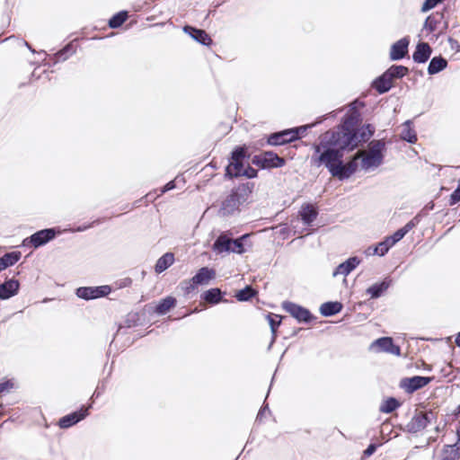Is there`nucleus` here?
Listing matches in <instances>:
<instances>
[{
    "instance_id": "nucleus-1",
    "label": "nucleus",
    "mask_w": 460,
    "mask_h": 460,
    "mask_svg": "<svg viewBox=\"0 0 460 460\" xmlns=\"http://www.w3.org/2000/svg\"><path fill=\"white\" fill-rule=\"evenodd\" d=\"M351 137L344 140L337 134L323 133L320 137L319 144H314V155L311 157V164L315 167L324 165L332 174L336 169H341L345 152H352L356 149V144Z\"/></svg>"
},
{
    "instance_id": "nucleus-2",
    "label": "nucleus",
    "mask_w": 460,
    "mask_h": 460,
    "mask_svg": "<svg viewBox=\"0 0 460 460\" xmlns=\"http://www.w3.org/2000/svg\"><path fill=\"white\" fill-rule=\"evenodd\" d=\"M254 189V183L247 181L241 183L231 190L230 193L222 200L217 215L226 217L240 212L243 205Z\"/></svg>"
},
{
    "instance_id": "nucleus-3",
    "label": "nucleus",
    "mask_w": 460,
    "mask_h": 460,
    "mask_svg": "<svg viewBox=\"0 0 460 460\" xmlns=\"http://www.w3.org/2000/svg\"><path fill=\"white\" fill-rule=\"evenodd\" d=\"M250 158L249 147L245 144L234 146L225 169V178L228 180L240 178V172Z\"/></svg>"
},
{
    "instance_id": "nucleus-4",
    "label": "nucleus",
    "mask_w": 460,
    "mask_h": 460,
    "mask_svg": "<svg viewBox=\"0 0 460 460\" xmlns=\"http://www.w3.org/2000/svg\"><path fill=\"white\" fill-rule=\"evenodd\" d=\"M60 234L61 230L58 227L44 228L23 239L22 245L38 249L54 240Z\"/></svg>"
},
{
    "instance_id": "nucleus-5",
    "label": "nucleus",
    "mask_w": 460,
    "mask_h": 460,
    "mask_svg": "<svg viewBox=\"0 0 460 460\" xmlns=\"http://www.w3.org/2000/svg\"><path fill=\"white\" fill-rule=\"evenodd\" d=\"M438 415L433 411H415L411 420L406 424L404 431L415 434L423 430L431 422H436Z\"/></svg>"
},
{
    "instance_id": "nucleus-6",
    "label": "nucleus",
    "mask_w": 460,
    "mask_h": 460,
    "mask_svg": "<svg viewBox=\"0 0 460 460\" xmlns=\"http://www.w3.org/2000/svg\"><path fill=\"white\" fill-rule=\"evenodd\" d=\"M359 113L358 111H354L350 115L345 116L342 119L341 124L340 125L337 131L328 130L325 133L328 134H337L340 138L347 140V138L351 137L352 142H355L356 137V129L359 120Z\"/></svg>"
},
{
    "instance_id": "nucleus-7",
    "label": "nucleus",
    "mask_w": 460,
    "mask_h": 460,
    "mask_svg": "<svg viewBox=\"0 0 460 460\" xmlns=\"http://www.w3.org/2000/svg\"><path fill=\"white\" fill-rule=\"evenodd\" d=\"M252 164L261 170H270L283 167L286 164V160L274 151H263L252 157Z\"/></svg>"
},
{
    "instance_id": "nucleus-8",
    "label": "nucleus",
    "mask_w": 460,
    "mask_h": 460,
    "mask_svg": "<svg viewBox=\"0 0 460 460\" xmlns=\"http://www.w3.org/2000/svg\"><path fill=\"white\" fill-rule=\"evenodd\" d=\"M282 308L298 323H310L315 316L305 307L291 301H284Z\"/></svg>"
},
{
    "instance_id": "nucleus-9",
    "label": "nucleus",
    "mask_w": 460,
    "mask_h": 460,
    "mask_svg": "<svg viewBox=\"0 0 460 460\" xmlns=\"http://www.w3.org/2000/svg\"><path fill=\"white\" fill-rule=\"evenodd\" d=\"M111 292V288L108 285L98 287H80L75 289L76 296L86 301L105 297Z\"/></svg>"
},
{
    "instance_id": "nucleus-10",
    "label": "nucleus",
    "mask_w": 460,
    "mask_h": 460,
    "mask_svg": "<svg viewBox=\"0 0 460 460\" xmlns=\"http://www.w3.org/2000/svg\"><path fill=\"white\" fill-rule=\"evenodd\" d=\"M433 380L434 376H414L411 377H404L400 381V387L404 389L407 394H413L428 385Z\"/></svg>"
},
{
    "instance_id": "nucleus-11",
    "label": "nucleus",
    "mask_w": 460,
    "mask_h": 460,
    "mask_svg": "<svg viewBox=\"0 0 460 460\" xmlns=\"http://www.w3.org/2000/svg\"><path fill=\"white\" fill-rule=\"evenodd\" d=\"M297 140L296 132H293V129H283L271 133L267 137V145L271 146H285L287 144L295 142Z\"/></svg>"
},
{
    "instance_id": "nucleus-12",
    "label": "nucleus",
    "mask_w": 460,
    "mask_h": 460,
    "mask_svg": "<svg viewBox=\"0 0 460 460\" xmlns=\"http://www.w3.org/2000/svg\"><path fill=\"white\" fill-rule=\"evenodd\" d=\"M91 407L92 405L88 407L83 405L80 409L61 417L58 420L59 428L68 429L84 420L89 415V409Z\"/></svg>"
},
{
    "instance_id": "nucleus-13",
    "label": "nucleus",
    "mask_w": 460,
    "mask_h": 460,
    "mask_svg": "<svg viewBox=\"0 0 460 460\" xmlns=\"http://www.w3.org/2000/svg\"><path fill=\"white\" fill-rule=\"evenodd\" d=\"M358 159L359 156L358 155L351 156L346 164H342L341 169H336L331 175L340 181L348 180L356 172Z\"/></svg>"
},
{
    "instance_id": "nucleus-14",
    "label": "nucleus",
    "mask_w": 460,
    "mask_h": 460,
    "mask_svg": "<svg viewBox=\"0 0 460 460\" xmlns=\"http://www.w3.org/2000/svg\"><path fill=\"white\" fill-rule=\"evenodd\" d=\"M410 37L405 36L394 42L390 49L389 58L392 61L402 60L408 54Z\"/></svg>"
},
{
    "instance_id": "nucleus-15",
    "label": "nucleus",
    "mask_w": 460,
    "mask_h": 460,
    "mask_svg": "<svg viewBox=\"0 0 460 460\" xmlns=\"http://www.w3.org/2000/svg\"><path fill=\"white\" fill-rule=\"evenodd\" d=\"M75 53V48L72 42L67 43L60 50L51 56H48L49 59L44 63V66L51 67L60 61L67 60L72 55Z\"/></svg>"
},
{
    "instance_id": "nucleus-16",
    "label": "nucleus",
    "mask_w": 460,
    "mask_h": 460,
    "mask_svg": "<svg viewBox=\"0 0 460 460\" xmlns=\"http://www.w3.org/2000/svg\"><path fill=\"white\" fill-rule=\"evenodd\" d=\"M371 347H376L378 351L390 353L392 355L400 356L401 348L396 345L391 337H381L376 340Z\"/></svg>"
},
{
    "instance_id": "nucleus-17",
    "label": "nucleus",
    "mask_w": 460,
    "mask_h": 460,
    "mask_svg": "<svg viewBox=\"0 0 460 460\" xmlns=\"http://www.w3.org/2000/svg\"><path fill=\"white\" fill-rule=\"evenodd\" d=\"M20 290V282L15 279H7L0 283V300H7L16 296Z\"/></svg>"
},
{
    "instance_id": "nucleus-18",
    "label": "nucleus",
    "mask_w": 460,
    "mask_h": 460,
    "mask_svg": "<svg viewBox=\"0 0 460 460\" xmlns=\"http://www.w3.org/2000/svg\"><path fill=\"white\" fill-rule=\"evenodd\" d=\"M183 31L188 34L191 39H193L198 43L203 46H210L213 41L210 36L206 32L205 30L199 29L193 27L191 25H185L183 27Z\"/></svg>"
},
{
    "instance_id": "nucleus-19",
    "label": "nucleus",
    "mask_w": 460,
    "mask_h": 460,
    "mask_svg": "<svg viewBox=\"0 0 460 460\" xmlns=\"http://www.w3.org/2000/svg\"><path fill=\"white\" fill-rule=\"evenodd\" d=\"M432 54V48L428 42L419 41L412 53V60L417 64L426 63Z\"/></svg>"
},
{
    "instance_id": "nucleus-20",
    "label": "nucleus",
    "mask_w": 460,
    "mask_h": 460,
    "mask_svg": "<svg viewBox=\"0 0 460 460\" xmlns=\"http://www.w3.org/2000/svg\"><path fill=\"white\" fill-rule=\"evenodd\" d=\"M392 282L393 280L390 277H385L382 281L376 282L367 288L366 293L372 299L379 298L392 285Z\"/></svg>"
},
{
    "instance_id": "nucleus-21",
    "label": "nucleus",
    "mask_w": 460,
    "mask_h": 460,
    "mask_svg": "<svg viewBox=\"0 0 460 460\" xmlns=\"http://www.w3.org/2000/svg\"><path fill=\"white\" fill-rule=\"evenodd\" d=\"M360 263V259L357 256L349 257L345 261L339 264L333 270L332 276L338 275L348 276Z\"/></svg>"
},
{
    "instance_id": "nucleus-22",
    "label": "nucleus",
    "mask_w": 460,
    "mask_h": 460,
    "mask_svg": "<svg viewBox=\"0 0 460 460\" xmlns=\"http://www.w3.org/2000/svg\"><path fill=\"white\" fill-rule=\"evenodd\" d=\"M226 292L222 291L219 288H212L204 291L200 295V298L207 304L215 305L220 302H225L224 296Z\"/></svg>"
},
{
    "instance_id": "nucleus-23",
    "label": "nucleus",
    "mask_w": 460,
    "mask_h": 460,
    "mask_svg": "<svg viewBox=\"0 0 460 460\" xmlns=\"http://www.w3.org/2000/svg\"><path fill=\"white\" fill-rule=\"evenodd\" d=\"M371 86L379 94H384L388 93L392 89L393 83L385 71L382 75L374 79V81L371 84Z\"/></svg>"
},
{
    "instance_id": "nucleus-24",
    "label": "nucleus",
    "mask_w": 460,
    "mask_h": 460,
    "mask_svg": "<svg viewBox=\"0 0 460 460\" xmlns=\"http://www.w3.org/2000/svg\"><path fill=\"white\" fill-rule=\"evenodd\" d=\"M216 277V270L212 268L202 267L192 277V282L198 286L208 284Z\"/></svg>"
},
{
    "instance_id": "nucleus-25",
    "label": "nucleus",
    "mask_w": 460,
    "mask_h": 460,
    "mask_svg": "<svg viewBox=\"0 0 460 460\" xmlns=\"http://www.w3.org/2000/svg\"><path fill=\"white\" fill-rule=\"evenodd\" d=\"M375 131V127L371 124H365L360 128H357L355 131L357 137V139H355L356 148L358 147L359 143L367 142L370 139V137L374 136Z\"/></svg>"
},
{
    "instance_id": "nucleus-26",
    "label": "nucleus",
    "mask_w": 460,
    "mask_h": 460,
    "mask_svg": "<svg viewBox=\"0 0 460 460\" xmlns=\"http://www.w3.org/2000/svg\"><path fill=\"white\" fill-rule=\"evenodd\" d=\"M343 305L339 301H328L321 305L320 314L324 317H331L341 312Z\"/></svg>"
},
{
    "instance_id": "nucleus-27",
    "label": "nucleus",
    "mask_w": 460,
    "mask_h": 460,
    "mask_svg": "<svg viewBox=\"0 0 460 460\" xmlns=\"http://www.w3.org/2000/svg\"><path fill=\"white\" fill-rule=\"evenodd\" d=\"M177 300L175 297L168 296L159 300L154 307V313L158 315L166 314L172 307L176 305Z\"/></svg>"
},
{
    "instance_id": "nucleus-28",
    "label": "nucleus",
    "mask_w": 460,
    "mask_h": 460,
    "mask_svg": "<svg viewBox=\"0 0 460 460\" xmlns=\"http://www.w3.org/2000/svg\"><path fill=\"white\" fill-rule=\"evenodd\" d=\"M301 220L305 226H310L317 217L318 210L312 204H305L299 212Z\"/></svg>"
},
{
    "instance_id": "nucleus-29",
    "label": "nucleus",
    "mask_w": 460,
    "mask_h": 460,
    "mask_svg": "<svg viewBox=\"0 0 460 460\" xmlns=\"http://www.w3.org/2000/svg\"><path fill=\"white\" fill-rule=\"evenodd\" d=\"M447 60L441 55L435 56L430 59L429 63L427 69L428 74L430 75L438 74L447 67Z\"/></svg>"
},
{
    "instance_id": "nucleus-30",
    "label": "nucleus",
    "mask_w": 460,
    "mask_h": 460,
    "mask_svg": "<svg viewBox=\"0 0 460 460\" xmlns=\"http://www.w3.org/2000/svg\"><path fill=\"white\" fill-rule=\"evenodd\" d=\"M232 246V239L227 236L226 234L222 233L218 235V237L215 240L213 243V251L218 253L226 252H231Z\"/></svg>"
},
{
    "instance_id": "nucleus-31",
    "label": "nucleus",
    "mask_w": 460,
    "mask_h": 460,
    "mask_svg": "<svg viewBox=\"0 0 460 460\" xmlns=\"http://www.w3.org/2000/svg\"><path fill=\"white\" fill-rule=\"evenodd\" d=\"M22 253L17 251L9 252L0 257V271L13 266L21 259Z\"/></svg>"
},
{
    "instance_id": "nucleus-32",
    "label": "nucleus",
    "mask_w": 460,
    "mask_h": 460,
    "mask_svg": "<svg viewBox=\"0 0 460 460\" xmlns=\"http://www.w3.org/2000/svg\"><path fill=\"white\" fill-rule=\"evenodd\" d=\"M266 318L268 320V323H269V325H270V332H271V334H272L271 341H270V345L268 347V349H270L272 344L276 341L277 331H278V328L279 327V325L281 324L282 317L280 315H279V314L269 313L266 315Z\"/></svg>"
},
{
    "instance_id": "nucleus-33",
    "label": "nucleus",
    "mask_w": 460,
    "mask_h": 460,
    "mask_svg": "<svg viewBox=\"0 0 460 460\" xmlns=\"http://www.w3.org/2000/svg\"><path fill=\"white\" fill-rule=\"evenodd\" d=\"M174 261V255L172 252H165L162 255L155 265V271L158 274L166 270Z\"/></svg>"
},
{
    "instance_id": "nucleus-34",
    "label": "nucleus",
    "mask_w": 460,
    "mask_h": 460,
    "mask_svg": "<svg viewBox=\"0 0 460 460\" xmlns=\"http://www.w3.org/2000/svg\"><path fill=\"white\" fill-rule=\"evenodd\" d=\"M369 154L375 155L380 161L384 162L385 152L386 150L385 142L384 139L373 140L370 142Z\"/></svg>"
},
{
    "instance_id": "nucleus-35",
    "label": "nucleus",
    "mask_w": 460,
    "mask_h": 460,
    "mask_svg": "<svg viewBox=\"0 0 460 460\" xmlns=\"http://www.w3.org/2000/svg\"><path fill=\"white\" fill-rule=\"evenodd\" d=\"M258 295V291L251 285L236 291L234 297L239 302H248Z\"/></svg>"
},
{
    "instance_id": "nucleus-36",
    "label": "nucleus",
    "mask_w": 460,
    "mask_h": 460,
    "mask_svg": "<svg viewBox=\"0 0 460 460\" xmlns=\"http://www.w3.org/2000/svg\"><path fill=\"white\" fill-rule=\"evenodd\" d=\"M385 73L393 81L394 79H402L409 73V68L402 65H392L385 70Z\"/></svg>"
},
{
    "instance_id": "nucleus-37",
    "label": "nucleus",
    "mask_w": 460,
    "mask_h": 460,
    "mask_svg": "<svg viewBox=\"0 0 460 460\" xmlns=\"http://www.w3.org/2000/svg\"><path fill=\"white\" fill-rule=\"evenodd\" d=\"M402 405L401 402L395 397H388L384 400L379 407V411L383 413H392L400 408Z\"/></svg>"
},
{
    "instance_id": "nucleus-38",
    "label": "nucleus",
    "mask_w": 460,
    "mask_h": 460,
    "mask_svg": "<svg viewBox=\"0 0 460 460\" xmlns=\"http://www.w3.org/2000/svg\"><path fill=\"white\" fill-rule=\"evenodd\" d=\"M404 128L401 133V138L409 144H414L417 141V134L411 128V120H406L403 124Z\"/></svg>"
},
{
    "instance_id": "nucleus-39",
    "label": "nucleus",
    "mask_w": 460,
    "mask_h": 460,
    "mask_svg": "<svg viewBox=\"0 0 460 460\" xmlns=\"http://www.w3.org/2000/svg\"><path fill=\"white\" fill-rule=\"evenodd\" d=\"M128 17V13L127 11H119L111 16L108 22V25L111 29H118L127 21Z\"/></svg>"
},
{
    "instance_id": "nucleus-40",
    "label": "nucleus",
    "mask_w": 460,
    "mask_h": 460,
    "mask_svg": "<svg viewBox=\"0 0 460 460\" xmlns=\"http://www.w3.org/2000/svg\"><path fill=\"white\" fill-rule=\"evenodd\" d=\"M249 237L248 234H244L235 239H232L231 252L237 254H243L246 252L244 247V241Z\"/></svg>"
},
{
    "instance_id": "nucleus-41",
    "label": "nucleus",
    "mask_w": 460,
    "mask_h": 460,
    "mask_svg": "<svg viewBox=\"0 0 460 460\" xmlns=\"http://www.w3.org/2000/svg\"><path fill=\"white\" fill-rule=\"evenodd\" d=\"M442 18L443 15L438 13L429 15L424 22L423 29L428 30L430 32L435 31Z\"/></svg>"
},
{
    "instance_id": "nucleus-42",
    "label": "nucleus",
    "mask_w": 460,
    "mask_h": 460,
    "mask_svg": "<svg viewBox=\"0 0 460 460\" xmlns=\"http://www.w3.org/2000/svg\"><path fill=\"white\" fill-rule=\"evenodd\" d=\"M382 164L383 162L376 158L375 155L368 154L367 155L362 157L360 165L363 170L367 171L370 168H376Z\"/></svg>"
},
{
    "instance_id": "nucleus-43",
    "label": "nucleus",
    "mask_w": 460,
    "mask_h": 460,
    "mask_svg": "<svg viewBox=\"0 0 460 460\" xmlns=\"http://www.w3.org/2000/svg\"><path fill=\"white\" fill-rule=\"evenodd\" d=\"M391 248L392 246L389 244L388 241L384 239L382 242H379L376 246H374L372 254L382 257L385 256Z\"/></svg>"
},
{
    "instance_id": "nucleus-44",
    "label": "nucleus",
    "mask_w": 460,
    "mask_h": 460,
    "mask_svg": "<svg viewBox=\"0 0 460 460\" xmlns=\"http://www.w3.org/2000/svg\"><path fill=\"white\" fill-rule=\"evenodd\" d=\"M138 321H139V317L137 313L128 314L126 316V319L124 321V325L119 326L117 335H119L120 330L123 329L124 327L130 328L132 326H136L137 324Z\"/></svg>"
},
{
    "instance_id": "nucleus-45",
    "label": "nucleus",
    "mask_w": 460,
    "mask_h": 460,
    "mask_svg": "<svg viewBox=\"0 0 460 460\" xmlns=\"http://www.w3.org/2000/svg\"><path fill=\"white\" fill-rule=\"evenodd\" d=\"M421 221V214L419 213L415 217H413L406 225L401 227V231H402L403 234L406 235L411 229L417 226Z\"/></svg>"
},
{
    "instance_id": "nucleus-46",
    "label": "nucleus",
    "mask_w": 460,
    "mask_h": 460,
    "mask_svg": "<svg viewBox=\"0 0 460 460\" xmlns=\"http://www.w3.org/2000/svg\"><path fill=\"white\" fill-rule=\"evenodd\" d=\"M421 221V214L419 213L415 217H413L406 225L401 227V231H402L403 234L406 235L411 229L417 226Z\"/></svg>"
},
{
    "instance_id": "nucleus-47",
    "label": "nucleus",
    "mask_w": 460,
    "mask_h": 460,
    "mask_svg": "<svg viewBox=\"0 0 460 460\" xmlns=\"http://www.w3.org/2000/svg\"><path fill=\"white\" fill-rule=\"evenodd\" d=\"M198 285L192 282V278L189 280H183L180 284V288L185 296H189L197 288Z\"/></svg>"
},
{
    "instance_id": "nucleus-48",
    "label": "nucleus",
    "mask_w": 460,
    "mask_h": 460,
    "mask_svg": "<svg viewBox=\"0 0 460 460\" xmlns=\"http://www.w3.org/2000/svg\"><path fill=\"white\" fill-rule=\"evenodd\" d=\"M322 121H323V119H320L317 122L313 123V124H307V125H303V126H299V127L290 128L289 129H293V132H296L297 140H299L302 137V134L305 133L308 129L314 128V126L321 123Z\"/></svg>"
},
{
    "instance_id": "nucleus-49",
    "label": "nucleus",
    "mask_w": 460,
    "mask_h": 460,
    "mask_svg": "<svg viewBox=\"0 0 460 460\" xmlns=\"http://www.w3.org/2000/svg\"><path fill=\"white\" fill-rule=\"evenodd\" d=\"M258 176V171L252 168L250 164H247L242 169L240 177H246L247 179H254Z\"/></svg>"
},
{
    "instance_id": "nucleus-50",
    "label": "nucleus",
    "mask_w": 460,
    "mask_h": 460,
    "mask_svg": "<svg viewBox=\"0 0 460 460\" xmlns=\"http://www.w3.org/2000/svg\"><path fill=\"white\" fill-rule=\"evenodd\" d=\"M405 235L399 228L392 235L386 236L385 239L388 241L389 244L393 247L395 243L401 241Z\"/></svg>"
},
{
    "instance_id": "nucleus-51",
    "label": "nucleus",
    "mask_w": 460,
    "mask_h": 460,
    "mask_svg": "<svg viewBox=\"0 0 460 460\" xmlns=\"http://www.w3.org/2000/svg\"><path fill=\"white\" fill-rule=\"evenodd\" d=\"M445 0H425L422 6H421V12L427 13L429 10L436 7L438 4H441Z\"/></svg>"
},
{
    "instance_id": "nucleus-52",
    "label": "nucleus",
    "mask_w": 460,
    "mask_h": 460,
    "mask_svg": "<svg viewBox=\"0 0 460 460\" xmlns=\"http://www.w3.org/2000/svg\"><path fill=\"white\" fill-rule=\"evenodd\" d=\"M460 201V180L458 181L457 187L456 190L451 193L448 200L449 206H454L456 203Z\"/></svg>"
},
{
    "instance_id": "nucleus-53",
    "label": "nucleus",
    "mask_w": 460,
    "mask_h": 460,
    "mask_svg": "<svg viewBox=\"0 0 460 460\" xmlns=\"http://www.w3.org/2000/svg\"><path fill=\"white\" fill-rule=\"evenodd\" d=\"M100 223V219H96L91 223H88V224H84V225H81V226H76L75 228L74 229H70V232L72 233H75V232H84L92 227H93L95 225L99 224Z\"/></svg>"
},
{
    "instance_id": "nucleus-54",
    "label": "nucleus",
    "mask_w": 460,
    "mask_h": 460,
    "mask_svg": "<svg viewBox=\"0 0 460 460\" xmlns=\"http://www.w3.org/2000/svg\"><path fill=\"white\" fill-rule=\"evenodd\" d=\"M266 411L270 412V409H269V404L264 402L263 405L259 410V412L257 414V417H256V421L257 422H261L262 421V418H263V416H264Z\"/></svg>"
},
{
    "instance_id": "nucleus-55",
    "label": "nucleus",
    "mask_w": 460,
    "mask_h": 460,
    "mask_svg": "<svg viewBox=\"0 0 460 460\" xmlns=\"http://www.w3.org/2000/svg\"><path fill=\"white\" fill-rule=\"evenodd\" d=\"M379 447L378 444L371 443L367 446V447L364 450L363 455L367 457L371 456Z\"/></svg>"
},
{
    "instance_id": "nucleus-56",
    "label": "nucleus",
    "mask_w": 460,
    "mask_h": 460,
    "mask_svg": "<svg viewBox=\"0 0 460 460\" xmlns=\"http://www.w3.org/2000/svg\"><path fill=\"white\" fill-rule=\"evenodd\" d=\"M13 387V383L11 380H5L0 383V394L8 392Z\"/></svg>"
},
{
    "instance_id": "nucleus-57",
    "label": "nucleus",
    "mask_w": 460,
    "mask_h": 460,
    "mask_svg": "<svg viewBox=\"0 0 460 460\" xmlns=\"http://www.w3.org/2000/svg\"><path fill=\"white\" fill-rule=\"evenodd\" d=\"M175 187H176L175 181L173 180L170 181L161 189V194H164L169 190H172L175 189Z\"/></svg>"
},
{
    "instance_id": "nucleus-58",
    "label": "nucleus",
    "mask_w": 460,
    "mask_h": 460,
    "mask_svg": "<svg viewBox=\"0 0 460 460\" xmlns=\"http://www.w3.org/2000/svg\"><path fill=\"white\" fill-rule=\"evenodd\" d=\"M131 284L132 279L130 278H124L118 282V286L119 288L130 287Z\"/></svg>"
},
{
    "instance_id": "nucleus-59",
    "label": "nucleus",
    "mask_w": 460,
    "mask_h": 460,
    "mask_svg": "<svg viewBox=\"0 0 460 460\" xmlns=\"http://www.w3.org/2000/svg\"><path fill=\"white\" fill-rule=\"evenodd\" d=\"M448 43L452 49H455L457 52L460 51V44L456 40L453 38H448Z\"/></svg>"
},
{
    "instance_id": "nucleus-60",
    "label": "nucleus",
    "mask_w": 460,
    "mask_h": 460,
    "mask_svg": "<svg viewBox=\"0 0 460 460\" xmlns=\"http://www.w3.org/2000/svg\"><path fill=\"white\" fill-rule=\"evenodd\" d=\"M102 391H103V386H102V387L97 386V388L95 389V391L93 394V397L98 398L102 394Z\"/></svg>"
},
{
    "instance_id": "nucleus-61",
    "label": "nucleus",
    "mask_w": 460,
    "mask_h": 460,
    "mask_svg": "<svg viewBox=\"0 0 460 460\" xmlns=\"http://www.w3.org/2000/svg\"><path fill=\"white\" fill-rule=\"evenodd\" d=\"M453 415H454L455 419H459L460 418V404L453 411Z\"/></svg>"
},
{
    "instance_id": "nucleus-62",
    "label": "nucleus",
    "mask_w": 460,
    "mask_h": 460,
    "mask_svg": "<svg viewBox=\"0 0 460 460\" xmlns=\"http://www.w3.org/2000/svg\"><path fill=\"white\" fill-rule=\"evenodd\" d=\"M456 344L460 348V332L457 333L456 337Z\"/></svg>"
},
{
    "instance_id": "nucleus-63",
    "label": "nucleus",
    "mask_w": 460,
    "mask_h": 460,
    "mask_svg": "<svg viewBox=\"0 0 460 460\" xmlns=\"http://www.w3.org/2000/svg\"><path fill=\"white\" fill-rule=\"evenodd\" d=\"M23 44L24 46H26L32 53L35 52V50L31 48V46L26 41V40H23Z\"/></svg>"
},
{
    "instance_id": "nucleus-64",
    "label": "nucleus",
    "mask_w": 460,
    "mask_h": 460,
    "mask_svg": "<svg viewBox=\"0 0 460 460\" xmlns=\"http://www.w3.org/2000/svg\"><path fill=\"white\" fill-rule=\"evenodd\" d=\"M456 435H457V441L456 442H460V426L456 429Z\"/></svg>"
}]
</instances>
